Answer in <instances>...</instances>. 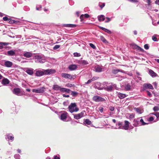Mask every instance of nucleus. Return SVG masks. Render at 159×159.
Listing matches in <instances>:
<instances>
[{"label":"nucleus","mask_w":159,"mask_h":159,"mask_svg":"<svg viewBox=\"0 0 159 159\" xmlns=\"http://www.w3.org/2000/svg\"><path fill=\"white\" fill-rule=\"evenodd\" d=\"M33 55V53L30 52H26L25 53L23 56L26 57L30 58Z\"/></svg>","instance_id":"f8f14e48"},{"label":"nucleus","mask_w":159,"mask_h":159,"mask_svg":"<svg viewBox=\"0 0 159 159\" xmlns=\"http://www.w3.org/2000/svg\"><path fill=\"white\" fill-rule=\"evenodd\" d=\"M135 49L139 51H140L141 52H144V50L142 48H141L139 46L137 45H135Z\"/></svg>","instance_id":"aec40b11"},{"label":"nucleus","mask_w":159,"mask_h":159,"mask_svg":"<svg viewBox=\"0 0 159 159\" xmlns=\"http://www.w3.org/2000/svg\"><path fill=\"white\" fill-rule=\"evenodd\" d=\"M100 39L103 42L105 43H107V41L103 36H101Z\"/></svg>","instance_id":"f704fd0d"},{"label":"nucleus","mask_w":159,"mask_h":159,"mask_svg":"<svg viewBox=\"0 0 159 159\" xmlns=\"http://www.w3.org/2000/svg\"><path fill=\"white\" fill-rule=\"evenodd\" d=\"M77 68V66L76 65H71L68 67L69 69L71 71L76 70Z\"/></svg>","instance_id":"9d476101"},{"label":"nucleus","mask_w":159,"mask_h":159,"mask_svg":"<svg viewBox=\"0 0 159 159\" xmlns=\"http://www.w3.org/2000/svg\"><path fill=\"white\" fill-rule=\"evenodd\" d=\"M44 88L43 87L38 88V89H33L32 90V92L36 93H42L44 91Z\"/></svg>","instance_id":"423d86ee"},{"label":"nucleus","mask_w":159,"mask_h":159,"mask_svg":"<svg viewBox=\"0 0 159 159\" xmlns=\"http://www.w3.org/2000/svg\"><path fill=\"white\" fill-rule=\"evenodd\" d=\"M92 81V80H89L87 82H86L85 83V84H89Z\"/></svg>","instance_id":"338daca9"},{"label":"nucleus","mask_w":159,"mask_h":159,"mask_svg":"<svg viewBox=\"0 0 159 159\" xmlns=\"http://www.w3.org/2000/svg\"><path fill=\"white\" fill-rule=\"evenodd\" d=\"M129 1H131L132 2H138V0H129Z\"/></svg>","instance_id":"e2e57ef3"},{"label":"nucleus","mask_w":159,"mask_h":159,"mask_svg":"<svg viewBox=\"0 0 159 159\" xmlns=\"http://www.w3.org/2000/svg\"><path fill=\"white\" fill-rule=\"evenodd\" d=\"M118 97L120 99H123L126 97L125 94L118 93L117 94Z\"/></svg>","instance_id":"6ab92c4d"},{"label":"nucleus","mask_w":159,"mask_h":159,"mask_svg":"<svg viewBox=\"0 0 159 159\" xmlns=\"http://www.w3.org/2000/svg\"><path fill=\"white\" fill-rule=\"evenodd\" d=\"M99 110L100 112H102L103 111V108L102 107H100L99 108Z\"/></svg>","instance_id":"6e6d98bb"},{"label":"nucleus","mask_w":159,"mask_h":159,"mask_svg":"<svg viewBox=\"0 0 159 159\" xmlns=\"http://www.w3.org/2000/svg\"><path fill=\"white\" fill-rule=\"evenodd\" d=\"M134 110L136 111L137 113L139 114H141L142 112V110L140 108H134Z\"/></svg>","instance_id":"bb28decb"},{"label":"nucleus","mask_w":159,"mask_h":159,"mask_svg":"<svg viewBox=\"0 0 159 159\" xmlns=\"http://www.w3.org/2000/svg\"><path fill=\"white\" fill-rule=\"evenodd\" d=\"M12 63L9 61H7L4 63L5 66L7 67H10L12 65Z\"/></svg>","instance_id":"ddd939ff"},{"label":"nucleus","mask_w":159,"mask_h":159,"mask_svg":"<svg viewBox=\"0 0 159 159\" xmlns=\"http://www.w3.org/2000/svg\"><path fill=\"white\" fill-rule=\"evenodd\" d=\"M84 121L85 123V124L88 125H90L91 124V121H90L89 119H85Z\"/></svg>","instance_id":"c756f323"},{"label":"nucleus","mask_w":159,"mask_h":159,"mask_svg":"<svg viewBox=\"0 0 159 159\" xmlns=\"http://www.w3.org/2000/svg\"><path fill=\"white\" fill-rule=\"evenodd\" d=\"M89 46L93 49H96V47L95 46L93 43H90L89 44Z\"/></svg>","instance_id":"4c0bfd02"},{"label":"nucleus","mask_w":159,"mask_h":159,"mask_svg":"<svg viewBox=\"0 0 159 159\" xmlns=\"http://www.w3.org/2000/svg\"><path fill=\"white\" fill-rule=\"evenodd\" d=\"M76 106V104L75 103H71L68 107L69 111L71 113L78 111L79 110V108Z\"/></svg>","instance_id":"f03ea898"},{"label":"nucleus","mask_w":159,"mask_h":159,"mask_svg":"<svg viewBox=\"0 0 159 159\" xmlns=\"http://www.w3.org/2000/svg\"><path fill=\"white\" fill-rule=\"evenodd\" d=\"M66 86L68 87H71L72 86V84L68 83L66 84Z\"/></svg>","instance_id":"4d7b16f0"},{"label":"nucleus","mask_w":159,"mask_h":159,"mask_svg":"<svg viewBox=\"0 0 159 159\" xmlns=\"http://www.w3.org/2000/svg\"><path fill=\"white\" fill-rule=\"evenodd\" d=\"M34 57L35 59H37V61H38L39 60H41L42 58V57L41 56L39 55H35L34 56Z\"/></svg>","instance_id":"473e14b6"},{"label":"nucleus","mask_w":159,"mask_h":159,"mask_svg":"<svg viewBox=\"0 0 159 159\" xmlns=\"http://www.w3.org/2000/svg\"><path fill=\"white\" fill-rule=\"evenodd\" d=\"M153 109L154 111H157L159 110V107L157 106H155L153 107Z\"/></svg>","instance_id":"c03bdc74"},{"label":"nucleus","mask_w":159,"mask_h":159,"mask_svg":"<svg viewBox=\"0 0 159 159\" xmlns=\"http://www.w3.org/2000/svg\"><path fill=\"white\" fill-rule=\"evenodd\" d=\"M140 121L143 125H144L146 124V123L143 121V120L142 119H141Z\"/></svg>","instance_id":"3c124183"},{"label":"nucleus","mask_w":159,"mask_h":159,"mask_svg":"<svg viewBox=\"0 0 159 159\" xmlns=\"http://www.w3.org/2000/svg\"><path fill=\"white\" fill-rule=\"evenodd\" d=\"M136 74H137V75L138 76V77L139 79L140 80H141V78L140 77H139V76L141 75L140 74L139 72H136Z\"/></svg>","instance_id":"de8ad7c7"},{"label":"nucleus","mask_w":159,"mask_h":159,"mask_svg":"<svg viewBox=\"0 0 159 159\" xmlns=\"http://www.w3.org/2000/svg\"><path fill=\"white\" fill-rule=\"evenodd\" d=\"M74 56L75 57H80V54L79 53H78L77 52L74 53Z\"/></svg>","instance_id":"a18cd8bd"},{"label":"nucleus","mask_w":159,"mask_h":159,"mask_svg":"<svg viewBox=\"0 0 159 159\" xmlns=\"http://www.w3.org/2000/svg\"><path fill=\"white\" fill-rule=\"evenodd\" d=\"M20 155L18 154H16L14 155V157L16 159H19L20 158Z\"/></svg>","instance_id":"a19ab883"},{"label":"nucleus","mask_w":159,"mask_h":159,"mask_svg":"<svg viewBox=\"0 0 159 159\" xmlns=\"http://www.w3.org/2000/svg\"><path fill=\"white\" fill-rule=\"evenodd\" d=\"M9 44L8 43L5 42H0V49L3 48V46H7Z\"/></svg>","instance_id":"5701e85b"},{"label":"nucleus","mask_w":159,"mask_h":159,"mask_svg":"<svg viewBox=\"0 0 159 159\" xmlns=\"http://www.w3.org/2000/svg\"><path fill=\"white\" fill-rule=\"evenodd\" d=\"M13 93L17 95H19V94L20 92V90L19 88H15L13 90Z\"/></svg>","instance_id":"9b49d317"},{"label":"nucleus","mask_w":159,"mask_h":159,"mask_svg":"<svg viewBox=\"0 0 159 159\" xmlns=\"http://www.w3.org/2000/svg\"><path fill=\"white\" fill-rule=\"evenodd\" d=\"M125 88L126 91L132 90L133 89V87L131 84V83H127L125 84Z\"/></svg>","instance_id":"0eeeda50"},{"label":"nucleus","mask_w":159,"mask_h":159,"mask_svg":"<svg viewBox=\"0 0 159 159\" xmlns=\"http://www.w3.org/2000/svg\"><path fill=\"white\" fill-rule=\"evenodd\" d=\"M81 63L84 65H86L88 64V63L87 61L84 60H81Z\"/></svg>","instance_id":"e433bc0d"},{"label":"nucleus","mask_w":159,"mask_h":159,"mask_svg":"<svg viewBox=\"0 0 159 159\" xmlns=\"http://www.w3.org/2000/svg\"><path fill=\"white\" fill-rule=\"evenodd\" d=\"M61 76L63 78L70 79H74L75 78L74 75H72L70 74L65 73H61Z\"/></svg>","instance_id":"7ed1b4c3"},{"label":"nucleus","mask_w":159,"mask_h":159,"mask_svg":"<svg viewBox=\"0 0 159 159\" xmlns=\"http://www.w3.org/2000/svg\"><path fill=\"white\" fill-rule=\"evenodd\" d=\"M95 70L96 72H100L102 71H103V70H102V69L100 67H98L96 68Z\"/></svg>","instance_id":"cd10ccee"},{"label":"nucleus","mask_w":159,"mask_h":159,"mask_svg":"<svg viewBox=\"0 0 159 159\" xmlns=\"http://www.w3.org/2000/svg\"><path fill=\"white\" fill-rule=\"evenodd\" d=\"M123 71L122 70H120L119 69H113L112 70V73L115 75L118 72H123Z\"/></svg>","instance_id":"dca6fc26"},{"label":"nucleus","mask_w":159,"mask_h":159,"mask_svg":"<svg viewBox=\"0 0 159 159\" xmlns=\"http://www.w3.org/2000/svg\"><path fill=\"white\" fill-rule=\"evenodd\" d=\"M125 125L122 127V129L125 130H128L129 127V122L127 120L124 121Z\"/></svg>","instance_id":"6e6552de"},{"label":"nucleus","mask_w":159,"mask_h":159,"mask_svg":"<svg viewBox=\"0 0 159 159\" xmlns=\"http://www.w3.org/2000/svg\"><path fill=\"white\" fill-rule=\"evenodd\" d=\"M85 113L84 111H82L80 113L75 115L74 117L75 119L76 120L80 119L84 116Z\"/></svg>","instance_id":"39448f33"},{"label":"nucleus","mask_w":159,"mask_h":159,"mask_svg":"<svg viewBox=\"0 0 159 159\" xmlns=\"http://www.w3.org/2000/svg\"><path fill=\"white\" fill-rule=\"evenodd\" d=\"M99 77H93L91 79L92 81H94L98 79Z\"/></svg>","instance_id":"49530a36"},{"label":"nucleus","mask_w":159,"mask_h":159,"mask_svg":"<svg viewBox=\"0 0 159 159\" xmlns=\"http://www.w3.org/2000/svg\"><path fill=\"white\" fill-rule=\"evenodd\" d=\"M84 17L86 18H88L90 17L89 15L87 14H85L84 15Z\"/></svg>","instance_id":"13d9d810"},{"label":"nucleus","mask_w":159,"mask_h":159,"mask_svg":"<svg viewBox=\"0 0 159 159\" xmlns=\"http://www.w3.org/2000/svg\"><path fill=\"white\" fill-rule=\"evenodd\" d=\"M55 72V70L53 69H48L44 70L43 71L38 70L36 71L35 74L36 76H40L44 75H48L54 73Z\"/></svg>","instance_id":"f257e3e1"},{"label":"nucleus","mask_w":159,"mask_h":159,"mask_svg":"<svg viewBox=\"0 0 159 159\" xmlns=\"http://www.w3.org/2000/svg\"><path fill=\"white\" fill-rule=\"evenodd\" d=\"M61 88L60 87L58 86V85H54L53 86V89L54 90L58 91L60 90Z\"/></svg>","instance_id":"393cba45"},{"label":"nucleus","mask_w":159,"mask_h":159,"mask_svg":"<svg viewBox=\"0 0 159 159\" xmlns=\"http://www.w3.org/2000/svg\"><path fill=\"white\" fill-rule=\"evenodd\" d=\"M152 114H154L157 117V118H159V112H156L155 113H153Z\"/></svg>","instance_id":"58836bf2"},{"label":"nucleus","mask_w":159,"mask_h":159,"mask_svg":"<svg viewBox=\"0 0 159 159\" xmlns=\"http://www.w3.org/2000/svg\"><path fill=\"white\" fill-rule=\"evenodd\" d=\"M66 27L74 28L76 27V25L75 24H68L64 25Z\"/></svg>","instance_id":"a878e982"},{"label":"nucleus","mask_w":159,"mask_h":159,"mask_svg":"<svg viewBox=\"0 0 159 159\" xmlns=\"http://www.w3.org/2000/svg\"><path fill=\"white\" fill-rule=\"evenodd\" d=\"M150 75L153 78L156 77L158 76L152 70L150 69Z\"/></svg>","instance_id":"4468645a"},{"label":"nucleus","mask_w":159,"mask_h":159,"mask_svg":"<svg viewBox=\"0 0 159 159\" xmlns=\"http://www.w3.org/2000/svg\"><path fill=\"white\" fill-rule=\"evenodd\" d=\"M54 159H60V158L59 155L58 156L55 155L54 157Z\"/></svg>","instance_id":"603ef678"},{"label":"nucleus","mask_w":159,"mask_h":159,"mask_svg":"<svg viewBox=\"0 0 159 159\" xmlns=\"http://www.w3.org/2000/svg\"><path fill=\"white\" fill-rule=\"evenodd\" d=\"M38 63H43L45 62V60L42 59V58L41 60H39L38 61Z\"/></svg>","instance_id":"37998d69"},{"label":"nucleus","mask_w":159,"mask_h":159,"mask_svg":"<svg viewBox=\"0 0 159 159\" xmlns=\"http://www.w3.org/2000/svg\"><path fill=\"white\" fill-rule=\"evenodd\" d=\"M9 19L10 18H9L7 16H5L3 18V20L5 21H7V22L8 21Z\"/></svg>","instance_id":"79ce46f5"},{"label":"nucleus","mask_w":159,"mask_h":159,"mask_svg":"<svg viewBox=\"0 0 159 159\" xmlns=\"http://www.w3.org/2000/svg\"><path fill=\"white\" fill-rule=\"evenodd\" d=\"M113 89V87L111 85L107 86L106 87L104 88L105 90L108 91H111Z\"/></svg>","instance_id":"a211bd4d"},{"label":"nucleus","mask_w":159,"mask_h":159,"mask_svg":"<svg viewBox=\"0 0 159 159\" xmlns=\"http://www.w3.org/2000/svg\"><path fill=\"white\" fill-rule=\"evenodd\" d=\"M26 72L29 75H32L34 74L33 69H27L26 70Z\"/></svg>","instance_id":"b1692460"},{"label":"nucleus","mask_w":159,"mask_h":159,"mask_svg":"<svg viewBox=\"0 0 159 159\" xmlns=\"http://www.w3.org/2000/svg\"><path fill=\"white\" fill-rule=\"evenodd\" d=\"M67 113L66 112H64L62 113L60 116L61 119L62 120H66L67 117Z\"/></svg>","instance_id":"1a4fd4ad"},{"label":"nucleus","mask_w":159,"mask_h":159,"mask_svg":"<svg viewBox=\"0 0 159 159\" xmlns=\"http://www.w3.org/2000/svg\"><path fill=\"white\" fill-rule=\"evenodd\" d=\"M105 31L108 34H111V32L110 30H108L107 29H106V30H105Z\"/></svg>","instance_id":"052dcab7"},{"label":"nucleus","mask_w":159,"mask_h":159,"mask_svg":"<svg viewBox=\"0 0 159 159\" xmlns=\"http://www.w3.org/2000/svg\"><path fill=\"white\" fill-rule=\"evenodd\" d=\"M155 3L156 4H157L158 5H159V0H156L155 2Z\"/></svg>","instance_id":"774afa93"},{"label":"nucleus","mask_w":159,"mask_h":159,"mask_svg":"<svg viewBox=\"0 0 159 159\" xmlns=\"http://www.w3.org/2000/svg\"><path fill=\"white\" fill-rule=\"evenodd\" d=\"M117 124L118 126H120L122 125V122H118ZM120 127H121L120 126L119 127V128L120 129L121 128Z\"/></svg>","instance_id":"bf43d9fd"},{"label":"nucleus","mask_w":159,"mask_h":159,"mask_svg":"<svg viewBox=\"0 0 159 159\" xmlns=\"http://www.w3.org/2000/svg\"><path fill=\"white\" fill-rule=\"evenodd\" d=\"M157 35L154 34L152 37V40L154 41H157Z\"/></svg>","instance_id":"72a5a7b5"},{"label":"nucleus","mask_w":159,"mask_h":159,"mask_svg":"<svg viewBox=\"0 0 159 159\" xmlns=\"http://www.w3.org/2000/svg\"><path fill=\"white\" fill-rule=\"evenodd\" d=\"M9 80L7 78L3 79L2 80V83L3 85H5L8 84L9 83Z\"/></svg>","instance_id":"2eb2a0df"},{"label":"nucleus","mask_w":159,"mask_h":159,"mask_svg":"<svg viewBox=\"0 0 159 159\" xmlns=\"http://www.w3.org/2000/svg\"><path fill=\"white\" fill-rule=\"evenodd\" d=\"M98 19L99 21H103L105 19V16L103 15H101L98 16Z\"/></svg>","instance_id":"4be33fe9"},{"label":"nucleus","mask_w":159,"mask_h":159,"mask_svg":"<svg viewBox=\"0 0 159 159\" xmlns=\"http://www.w3.org/2000/svg\"><path fill=\"white\" fill-rule=\"evenodd\" d=\"M105 3H102V5H100L99 7H100L101 9H102V8L105 6Z\"/></svg>","instance_id":"09e8293b"},{"label":"nucleus","mask_w":159,"mask_h":159,"mask_svg":"<svg viewBox=\"0 0 159 159\" xmlns=\"http://www.w3.org/2000/svg\"><path fill=\"white\" fill-rule=\"evenodd\" d=\"M60 91L61 92H66L68 93H69L71 91V90L69 89L65 88H61L60 89Z\"/></svg>","instance_id":"f3484780"},{"label":"nucleus","mask_w":159,"mask_h":159,"mask_svg":"<svg viewBox=\"0 0 159 159\" xmlns=\"http://www.w3.org/2000/svg\"><path fill=\"white\" fill-rule=\"evenodd\" d=\"M60 45H55L53 48L54 50H56L59 48L60 47Z\"/></svg>","instance_id":"ea45409f"},{"label":"nucleus","mask_w":159,"mask_h":159,"mask_svg":"<svg viewBox=\"0 0 159 159\" xmlns=\"http://www.w3.org/2000/svg\"><path fill=\"white\" fill-rule=\"evenodd\" d=\"M7 53L8 55L10 56H13L15 55V52L13 50H10L7 52Z\"/></svg>","instance_id":"412c9836"},{"label":"nucleus","mask_w":159,"mask_h":159,"mask_svg":"<svg viewBox=\"0 0 159 159\" xmlns=\"http://www.w3.org/2000/svg\"><path fill=\"white\" fill-rule=\"evenodd\" d=\"M93 100L96 102H103L105 101V99L101 97L94 96L93 98Z\"/></svg>","instance_id":"20e7f679"},{"label":"nucleus","mask_w":159,"mask_h":159,"mask_svg":"<svg viewBox=\"0 0 159 159\" xmlns=\"http://www.w3.org/2000/svg\"><path fill=\"white\" fill-rule=\"evenodd\" d=\"M106 18L107 19V20H106L105 21V22L106 23H107V22H109L110 21L111 19L109 18L108 17H106Z\"/></svg>","instance_id":"8fccbe9b"},{"label":"nucleus","mask_w":159,"mask_h":159,"mask_svg":"<svg viewBox=\"0 0 159 159\" xmlns=\"http://www.w3.org/2000/svg\"><path fill=\"white\" fill-rule=\"evenodd\" d=\"M14 137L13 136H10V134H8L7 135L6 139H8L9 140H13Z\"/></svg>","instance_id":"c85d7f7f"},{"label":"nucleus","mask_w":159,"mask_h":159,"mask_svg":"<svg viewBox=\"0 0 159 159\" xmlns=\"http://www.w3.org/2000/svg\"><path fill=\"white\" fill-rule=\"evenodd\" d=\"M134 116L133 115H130L129 116V118H131V119H132L133 118H134Z\"/></svg>","instance_id":"69168bd1"},{"label":"nucleus","mask_w":159,"mask_h":159,"mask_svg":"<svg viewBox=\"0 0 159 159\" xmlns=\"http://www.w3.org/2000/svg\"><path fill=\"white\" fill-rule=\"evenodd\" d=\"M84 16V15H81L80 16V18L81 20H83Z\"/></svg>","instance_id":"680f3d73"},{"label":"nucleus","mask_w":159,"mask_h":159,"mask_svg":"<svg viewBox=\"0 0 159 159\" xmlns=\"http://www.w3.org/2000/svg\"><path fill=\"white\" fill-rule=\"evenodd\" d=\"M71 95H72L73 96H75L78 94V93L75 91H71Z\"/></svg>","instance_id":"c9c22d12"},{"label":"nucleus","mask_w":159,"mask_h":159,"mask_svg":"<svg viewBox=\"0 0 159 159\" xmlns=\"http://www.w3.org/2000/svg\"><path fill=\"white\" fill-rule=\"evenodd\" d=\"M109 109L110 111H113L114 110V107H113L112 106H111L109 107Z\"/></svg>","instance_id":"5fc2aeb1"},{"label":"nucleus","mask_w":159,"mask_h":159,"mask_svg":"<svg viewBox=\"0 0 159 159\" xmlns=\"http://www.w3.org/2000/svg\"><path fill=\"white\" fill-rule=\"evenodd\" d=\"M144 48L146 49H148L149 48V47L148 44H145L144 45Z\"/></svg>","instance_id":"864d4df0"},{"label":"nucleus","mask_w":159,"mask_h":159,"mask_svg":"<svg viewBox=\"0 0 159 159\" xmlns=\"http://www.w3.org/2000/svg\"><path fill=\"white\" fill-rule=\"evenodd\" d=\"M16 21L12 20L10 18L9 19L8 22L10 24H12L13 23H16Z\"/></svg>","instance_id":"7c9ffc66"},{"label":"nucleus","mask_w":159,"mask_h":159,"mask_svg":"<svg viewBox=\"0 0 159 159\" xmlns=\"http://www.w3.org/2000/svg\"><path fill=\"white\" fill-rule=\"evenodd\" d=\"M149 88V84H144L143 86V90H145Z\"/></svg>","instance_id":"2f4dec72"},{"label":"nucleus","mask_w":159,"mask_h":159,"mask_svg":"<svg viewBox=\"0 0 159 159\" xmlns=\"http://www.w3.org/2000/svg\"><path fill=\"white\" fill-rule=\"evenodd\" d=\"M155 88H156L157 87V83L156 82H154L153 84Z\"/></svg>","instance_id":"0e129e2a"}]
</instances>
